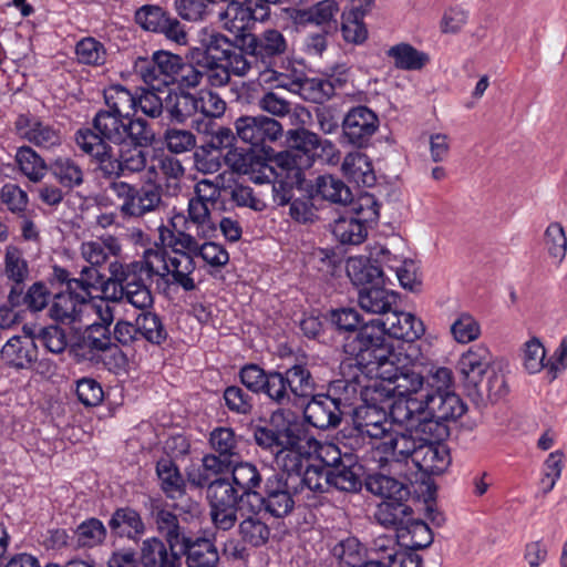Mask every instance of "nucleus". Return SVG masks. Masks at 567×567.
Segmentation results:
<instances>
[{"label":"nucleus","mask_w":567,"mask_h":567,"mask_svg":"<svg viewBox=\"0 0 567 567\" xmlns=\"http://www.w3.org/2000/svg\"><path fill=\"white\" fill-rule=\"evenodd\" d=\"M135 22L144 30L162 33L177 44L187 43L184 25L158 6L145 4L136 10Z\"/></svg>","instance_id":"obj_17"},{"label":"nucleus","mask_w":567,"mask_h":567,"mask_svg":"<svg viewBox=\"0 0 567 567\" xmlns=\"http://www.w3.org/2000/svg\"><path fill=\"white\" fill-rule=\"evenodd\" d=\"M274 153L271 147L268 150L257 148H233L225 155L227 165L236 173L249 175L250 179L256 184L269 183L276 179L277 165L275 164V156L271 158L270 154Z\"/></svg>","instance_id":"obj_13"},{"label":"nucleus","mask_w":567,"mask_h":567,"mask_svg":"<svg viewBox=\"0 0 567 567\" xmlns=\"http://www.w3.org/2000/svg\"><path fill=\"white\" fill-rule=\"evenodd\" d=\"M136 324L141 339L159 346L167 338V331L158 315L151 311L141 312L136 318Z\"/></svg>","instance_id":"obj_64"},{"label":"nucleus","mask_w":567,"mask_h":567,"mask_svg":"<svg viewBox=\"0 0 567 567\" xmlns=\"http://www.w3.org/2000/svg\"><path fill=\"white\" fill-rule=\"evenodd\" d=\"M237 137L254 148L268 150L282 136V125L266 115H243L234 123Z\"/></svg>","instance_id":"obj_16"},{"label":"nucleus","mask_w":567,"mask_h":567,"mask_svg":"<svg viewBox=\"0 0 567 567\" xmlns=\"http://www.w3.org/2000/svg\"><path fill=\"white\" fill-rule=\"evenodd\" d=\"M343 413L340 400L334 399L330 393L312 394L303 410L306 421L319 430L337 427L341 423Z\"/></svg>","instance_id":"obj_22"},{"label":"nucleus","mask_w":567,"mask_h":567,"mask_svg":"<svg viewBox=\"0 0 567 567\" xmlns=\"http://www.w3.org/2000/svg\"><path fill=\"white\" fill-rule=\"evenodd\" d=\"M3 276L9 290L25 288V282L30 278V268L23 251L13 245L4 250Z\"/></svg>","instance_id":"obj_41"},{"label":"nucleus","mask_w":567,"mask_h":567,"mask_svg":"<svg viewBox=\"0 0 567 567\" xmlns=\"http://www.w3.org/2000/svg\"><path fill=\"white\" fill-rule=\"evenodd\" d=\"M1 359L14 369H29L38 360V346L31 336H14L2 347Z\"/></svg>","instance_id":"obj_29"},{"label":"nucleus","mask_w":567,"mask_h":567,"mask_svg":"<svg viewBox=\"0 0 567 567\" xmlns=\"http://www.w3.org/2000/svg\"><path fill=\"white\" fill-rule=\"evenodd\" d=\"M159 487L167 498L176 499L186 493V481L175 462L163 457L156 463Z\"/></svg>","instance_id":"obj_45"},{"label":"nucleus","mask_w":567,"mask_h":567,"mask_svg":"<svg viewBox=\"0 0 567 567\" xmlns=\"http://www.w3.org/2000/svg\"><path fill=\"white\" fill-rule=\"evenodd\" d=\"M231 483L239 489L244 497L249 502L250 496L258 494V488L264 484L265 478L258 471V468L248 462H241L233 464L231 467Z\"/></svg>","instance_id":"obj_53"},{"label":"nucleus","mask_w":567,"mask_h":567,"mask_svg":"<svg viewBox=\"0 0 567 567\" xmlns=\"http://www.w3.org/2000/svg\"><path fill=\"white\" fill-rule=\"evenodd\" d=\"M408 501H382L373 514L378 524L385 528H392L399 534L413 515V509Z\"/></svg>","instance_id":"obj_40"},{"label":"nucleus","mask_w":567,"mask_h":567,"mask_svg":"<svg viewBox=\"0 0 567 567\" xmlns=\"http://www.w3.org/2000/svg\"><path fill=\"white\" fill-rule=\"evenodd\" d=\"M419 441V436L410 427L402 432L391 427L380 440L377 451L385 462L408 464L412 463Z\"/></svg>","instance_id":"obj_20"},{"label":"nucleus","mask_w":567,"mask_h":567,"mask_svg":"<svg viewBox=\"0 0 567 567\" xmlns=\"http://www.w3.org/2000/svg\"><path fill=\"white\" fill-rule=\"evenodd\" d=\"M226 10L220 14L224 27L230 32L238 33L236 37L247 34L246 30L256 21H264L269 17L262 4L254 0L235 1L229 0Z\"/></svg>","instance_id":"obj_19"},{"label":"nucleus","mask_w":567,"mask_h":567,"mask_svg":"<svg viewBox=\"0 0 567 567\" xmlns=\"http://www.w3.org/2000/svg\"><path fill=\"white\" fill-rule=\"evenodd\" d=\"M206 498L212 523L221 532L233 529L238 522V515L247 506V499L226 477H217L209 484Z\"/></svg>","instance_id":"obj_9"},{"label":"nucleus","mask_w":567,"mask_h":567,"mask_svg":"<svg viewBox=\"0 0 567 567\" xmlns=\"http://www.w3.org/2000/svg\"><path fill=\"white\" fill-rule=\"evenodd\" d=\"M152 517L163 542L172 547H181L190 537L181 526L178 516L166 507L156 504L152 507Z\"/></svg>","instance_id":"obj_32"},{"label":"nucleus","mask_w":567,"mask_h":567,"mask_svg":"<svg viewBox=\"0 0 567 567\" xmlns=\"http://www.w3.org/2000/svg\"><path fill=\"white\" fill-rule=\"evenodd\" d=\"M113 346L112 331L109 327L90 324L71 346L70 352L76 361H94Z\"/></svg>","instance_id":"obj_23"},{"label":"nucleus","mask_w":567,"mask_h":567,"mask_svg":"<svg viewBox=\"0 0 567 567\" xmlns=\"http://www.w3.org/2000/svg\"><path fill=\"white\" fill-rule=\"evenodd\" d=\"M288 135L290 148L275 155V164L278 167H291L305 173V169L313 165L319 147L333 148L330 141H321L319 135L306 128L290 130Z\"/></svg>","instance_id":"obj_11"},{"label":"nucleus","mask_w":567,"mask_h":567,"mask_svg":"<svg viewBox=\"0 0 567 567\" xmlns=\"http://www.w3.org/2000/svg\"><path fill=\"white\" fill-rule=\"evenodd\" d=\"M154 141L155 133L151 124L148 135L141 141L130 136L109 141L89 130H79L75 133L76 145L97 163L99 169L107 178L143 172L147 165V152L144 148Z\"/></svg>","instance_id":"obj_1"},{"label":"nucleus","mask_w":567,"mask_h":567,"mask_svg":"<svg viewBox=\"0 0 567 567\" xmlns=\"http://www.w3.org/2000/svg\"><path fill=\"white\" fill-rule=\"evenodd\" d=\"M372 1L352 0L350 9L342 12L341 32L347 42L360 44L365 41L368 31L363 23V18L370 10Z\"/></svg>","instance_id":"obj_33"},{"label":"nucleus","mask_w":567,"mask_h":567,"mask_svg":"<svg viewBox=\"0 0 567 567\" xmlns=\"http://www.w3.org/2000/svg\"><path fill=\"white\" fill-rule=\"evenodd\" d=\"M347 275L358 287H370L384 284L382 269L364 257H350L347 260Z\"/></svg>","instance_id":"obj_48"},{"label":"nucleus","mask_w":567,"mask_h":567,"mask_svg":"<svg viewBox=\"0 0 567 567\" xmlns=\"http://www.w3.org/2000/svg\"><path fill=\"white\" fill-rule=\"evenodd\" d=\"M109 528L115 537L138 542L147 527L141 513L131 506L117 507L109 519Z\"/></svg>","instance_id":"obj_26"},{"label":"nucleus","mask_w":567,"mask_h":567,"mask_svg":"<svg viewBox=\"0 0 567 567\" xmlns=\"http://www.w3.org/2000/svg\"><path fill=\"white\" fill-rule=\"evenodd\" d=\"M491 363L492 354L483 344L471 347L457 362L464 391L475 403L484 400L483 379L488 373Z\"/></svg>","instance_id":"obj_14"},{"label":"nucleus","mask_w":567,"mask_h":567,"mask_svg":"<svg viewBox=\"0 0 567 567\" xmlns=\"http://www.w3.org/2000/svg\"><path fill=\"white\" fill-rule=\"evenodd\" d=\"M197 94L184 90L169 91L165 96V111L174 123H185L197 114Z\"/></svg>","instance_id":"obj_49"},{"label":"nucleus","mask_w":567,"mask_h":567,"mask_svg":"<svg viewBox=\"0 0 567 567\" xmlns=\"http://www.w3.org/2000/svg\"><path fill=\"white\" fill-rule=\"evenodd\" d=\"M135 95L122 85H112L104 91L106 110L96 112L91 131L109 141H120L124 136L143 140L150 133V123L135 116Z\"/></svg>","instance_id":"obj_3"},{"label":"nucleus","mask_w":567,"mask_h":567,"mask_svg":"<svg viewBox=\"0 0 567 567\" xmlns=\"http://www.w3.org/2000/svg\"><path fill=\"white\" fill-rule=\"evenodd\" d=\"M393 401L388 404V417L391 422L398 424H414L420 414L425 412L424 394L420 396H393Z\"/></svg>","instance_id":"obj_51"},{"label":"nucleus","mask_w":567,"mask_h":567,"mask_svg":"<svg viewBox=\"0 0 567 567\" xmlns=\"http://www.w3.org/2000/svg\"><path fill=\"white\" fill-rule=\"evenodd\" d=\"M282 373L293 403L298 399L312 396L317 389V383L307 364L296 363L282 371Z\"/></svg>","instance_id":"obj_46"},{"label":"nucleus","mask_w":567,"mask_h":567,"mask_svg":"<svg viewBox=\"0 0 567 567\" xmlns=\"http://www.w3.org/2000/svg\"><path fill=\"white\" fill-rule=\"evenodd\" d=\"M260 393L265 394L272 404L280 408L295 404L282 371L269 370Z\"/></svg>","instance_id":"obj_62"},{"label":"nucleus","mask_w":567,"mask_h":567,"mask_svg":"<svg viewBox=\"0 0 567 567\" xmlns=\"http://www.w3.org/2000/svg\"><path fill=\"white\" fill-rule=\"evenodd\" d=\"M393 358L372 360L369 364L352 361L342 365V369L355 367L363 378H377L386 382L379 392L380 395L384 392L385 396H420L424 384L423 375L411 368L396 367Z\"/></svg>","instance_id":"obj_7"},{"label":"nucleus","mask_w":567,"mask_h":567,"mask_svg":"<svg viewBox=\"0 0 567 567\" xmlns=\"http://www.w3.org/2000/svg\"><path fill=\"white\" fill-rule=\"evenodd\" d=\"M372 389L375 394L380 392L377 383L373 385L362 384L361 375L355 372L349 379L343 378L333 382V393L336 394L333 396L340 400V405L344 410L352 405L358 398L363 402L368 401Z\"/></svg>","instance_id":"obj_42"},{"label":"nucleus","mask_w":567,"mask_h":567,"mask_svg":"<svg viewBox=\"0 0 567 567\" xmlns=\"http://www.w3.org/2000/svg\"><path fill=\"white\" fill-rule=\"evenodd\" d=\"M412 464L424 474L439 475L442 474L450 464V454L444 445L439 443H425L424 440H420Z\"/></svg>","instance_id":"obj_30"},{"label":"nucleus","mask_w":567,"mask_h":567,"mask_svg":"<svg viewBox=\"0 0 567 567\" xmlns=\"http://www.w3.org/2000/svg\"><path fill=\"white\" fill-rule=\"evenodd\" d=\"M121 251L117 239L109 236L105 239L91 240L81 245V255L91 266H101L107 258Z\"/></svg>","instance_id":"obj_58"},{"label":"nucleus","mask_w":567,"mask_h":567,"mask_svg":"<svg viewBox=\"0 0 567 567\" xmlns=\"http://www.w3.org/2000/svg\"><path fill=\"white\" fill-rule=\"evenodd\" d=\"M310 190L316 198L343 206H347L352 198L349 186L339 177L330 174L318 176L310 186Z\"/></svg>","instance_id":"obj_39"},{"label":"nucleus","mask_w":567,"mask_h":567,"mask_svg":"<svg viewBox=\"0 0 567 567\" xmlns=\"http://www.w3.org/2000/svg\"><path fill=\"white\" fill-rule=\"evenodd\" d=\"M142 567H182L179 547H172L162 538L152 536L142 542L140 548Z\"/></svg>","instance_id":"obj_25"},{"label":"nucleus","mask_w":567,"mask_h":567,"mask_svg":"<svg viewBox=\"0 0 567 567\" xmlns=\"http://www.w3.org/2000/svg\"><path fill=\"white\" fill-rule=\"evenodd\" d=\"M306 182L305 173L291 167H278L272 183V197L278 206H285L293 199V188H302Z\"/></svg>","instance_id":"obj_43"},{"label":"nucleus","mask_w":567,"mask_h":567,"mask_svg":"<svg viewBox=\"0 0 567 567\" xmlns=\"http://www.w3.org/2000/svg\"><path fill=\"white\" fill-rule=\"evenodd\" d=\"M299 437L300 440H298L296 446L278 449L275 455L276 463L281 468V472L275 474L282 475L295 483L303 473L306 466L309 465V449H311V443L318 444V441L309 436L302 427L300 429Z\"/></svg>","instance_id":"obj_18"},{"label":"nucleus","mask_w":567,"mask_h":567,"mask_svg":"<svg viewBox=\"0 0 567 567\" xmlns=\"http://www.w3.org/2000/svg\"><path fill=\"white\" fill-rule=\"evenodd\" d=\"M346 464H341V467L333 472H327V480L329 482L330 489L342 493L354 494L361 491L362 480L361 471L362 466L359 464L358 458Z\"/></svg>","instance_id":"obj_50"},{"label":"nucleus","mask_w":567,"mask_h":567,"mask_svg":"<svg viewBox=\"0 0 567 567\" xmlns=\"http://www.w3.org/2000/svg\"><path fill=\"white\" fill-rule=\"evenodd\" d=\"M422 320L404 311L393 308L384 318L372 319L359 328L355 339L346 344V351L353 355L354 362H372L386 357H395L385 341V334L391 338L413 342L424 334Z\"/></svg>","instance_id":"obj_2"},{"label":"nucleus","mask_w":567,"mask_h":567,"mask_svg":"<svg viewBox=\"0 0 567 567\" xmlns=\"http://www.w3.org/2000/svg\"><path fill=\"white\" fill-rule=\"evenodd\" d=\"M297 495L295 482L272 473L265 478L256 495L258 504L255 506L270 517L281 519L293 512Z\"/></svg>","instance_id":"obj_12"},{"label":"nucleus","mask_w":567,"mask_h":567,"mask_svg":"<svg viewBox=\"0 0 567 567\" xmlns=\"http://www.w3.org/2000/svg\"><path fill=\"white\" fill-rule=\"evenodd\" d=\"M243 58L236 60V69L243 68L244 75L250 73L266 76L265 81L278 74L277 69L282 65L288 51L285 35L277 29H267L261 33H247L236 37Z\"/></svg>","instance_id":"obj_4"},{"label":"nucleus","mask_w":567,"mask_h":567,"mask_svg":"<svg viewBox=\"0 0 567 567\" xmlns=\"http://www.w3.org/2000/svg\"><path fill=\"white\" fill-rule=\"evenodd\" d=\"M110 189L122 202L120 212L123 216L140 218L158 210L163 205L162 186L151 177L135 184L114 181Z\"/></svg>","instance_id":"obj_8"},{"label":"nucleus","mask_w":567,"mask_h":567,"mask_svg":"<svg viewBox=\"0 0 567 567\" xmlns=\"http://www.w3.org/2000/svg\"><path fill=\"white\" fill-rule=\"evenodd\" d=\"M157 254V279L155 289L164 297H171L177 289L185 292L194 291L197 284L194 277L196 270L195 258L186 255L171 256L164 249H153Z\"/></svg>","instance_id":"obj_10"},{"label":"nucleus","mask_w":567,"mask_h":567,"mask_svg":"<svg viewBox=\"0 0 567 567\" xmlns=\"http://www.w3.org/2000/svg\"><path fill=\"white\" fill-rule=\"evenodd\" d=\"M158 255L153 249H146L143 257L127 264L111 262L110 274L120 281L130 296V305L140 310L152 308L154 298L148 286L153 279H157Z\"/></svg>","instance_id":"obj_6"},{"label":"nucleus","mask_w":567,"mask_h":567,"mask_svg":"<svg viewBox=\"0 0 567 567\" xmlns=\"http://www.w3.org/2000/svg\"><path fill=\"white\" fill-rule=\"evenodd\" d=\"M336 83L341 85L340 79L306 78L293 82L301 96L312 103L322 104L334 95Z\"/></svg>","instance_id":"obj_54"},{"label":"nucleus","mask_w":567,"mask_h":567,"mask_svg":"<svg viewBox=\"0 0 567 567\" xmlns=\"http://www.w3.org/2000/svg\"><path fill=\"white\" fill-rule=\"evenodd\" d=\"M415 422L410 429L413 434L419 436V440H424L425 443H440L450 434L444 422L429 415L426 412L420 414Z\"/></svg>","instance_id":"obj_60"},{"label":"nucleus","mask_w":567,"mask_h":567,"mask_svg":"<svg viewBox=\"0 0 567 567\" xmlns=\"http://www.w3.org/2000/svg\"><path fill=\"white\" fill-rule=\"evenodd\" d=\"M396 293L384 288V284L363 287L358 292V302L361 309L370 313L381 315L382 318L396 305Z\"/></svg>","instance_id":"obj_36"},{"label":"nucleus","mask_w":567,"mask_h":567,"mask_svg":"<svg viewBox=\"0 0 567 567\" xmlns=\"http://www.w3.org/2000/svg\"><path fill=\"white\" fill-rule=\"evenodd\" d=\"M398 537L400 538L401 546L411 550L426 548L433 542V534L429 525L413 517L410 518L403 528H399Z\"/></svg>","instance_id":"obj_57"},{"label":"nucleus","mask_w":567,"mask_h":567,"mask_svg":"<svg viewBox=\"0 0 567 567\" xmlns=\"http://www.w3.org/2000/svg\"><path fill=\"white\" fill-rule=\"evenodd\" d=\"M14 127L21 138L39 147L50 148L60 144L59 132L35 116L20 114L14 122Z\"/></svg>","instance_id":"obj_27"},{"label":"nucleus","mask_w":567,"mask_h":567,"mask_svg":"<svg viewBox=\"0 0 567 567\" xmlns=\"http://www.w3.org/2000/svg\"><path fill=\"white\" fill-rule=\"evenodd\" d=\"M424 409L429 415L445 423L461 417L466 405L454 392H425Z\"/></svg>","instance_id":"obj_28"},{"label":"nucleus","mask_w":567,"mask_h":567,"mask_svg":"<svg viewBox=\"0 0 567 567\" xmlns=\"http://www.w3.org/2000/svg\"><path fill=\"white\" fill-rule=\"evenodd\" d=\"M365 487L384 501H409L411 495L406 484L381 473L370 474L365 480Z\"/></svg>","instance_id":"obj_47"},{"label":"nucleus","mask_w":567,"mask_h":567,"mask_svg":"<svg viewBox=\"0 0 567 567\" xmlns=\"http://www.w3.org/2000/svg\"><path fill=\"white\" fill-rule=\"evenodd\" d=\"M16 162L20 172L33 183L40 182L49 169L44 159L30 146L17 150Z\"/></svg>","instance_id":"obj_59"},{"label":"nucleus","mask_w":567,"mask_h":567,"mask_svg":"<svg viewBox=\"0 0 567 567\" xmlns=\"http://www.w3.org/2000/svg\"><path fill=\"white\" fill-rule=\"evenodd\" d=\"M181 555L186 556L188 567H217L219 556L215 545L206 538L187 539L179 547Z\"/></svg>","instance_id":"obj_37"},{"label":"nucleus","mask_w":567,"mask_h":567,"mask_svg":"<svg viewBox=\"0 0 567 567\" xmlns=\"http://www.w3.org/2000/svg\"><path fill=\"white\" fill-rule=\"evenodd\" d=\"M386 55L393 60L396 69L405 71L421 70L430 62L427 53L405 42L391 47Z\"/></svg>","instance_id":"obj_56"},{"label":"nucleus","mask_w":567,"mask_h":567,"mask_svg":"<svg viewBox=\"0 0 567 567\" xmlns=\"http://www.w3.org/2000/svg\"><path fill=\"white\" fill-rule=\"evenodd\" d=\"M332 234L342 245H360L368 236V225L344 213L332 225Z\"/></svg>","instance_id":"obj_55"},{"label":"nucleus","mask_w":567,"mask_h":567,"mask_svg":"<svg viewBox=\"0 0 567 567\" xmlns=\"http://www.w3.org/2000/svg\"><path fill=\"white\" fill-rule=\"evenodd\" d=\"M261 512L247 502V506L238 515V536L244 544L254 548L265 546L271 535L270 527L260 516Z\"/></svg>","instance_id":"obj_24"},{"label":"nucleus","mask_w":567,"mask_h":567,"mask_svg":"<svg viewBox=\"0 0 567 567\" xmlns=\"http://www.w3.org/2000/svg\"><path fill=\"white\" fill-rule=\"evenodd\" d=\"M243 58L239 42L234 43L226 35L213 32L200 41V47L189 51L188 59L209 72V85L220 87L229 83L230 74L245 76L243 68L236 69V60Z\"/></svg>","instance_id":"obj_5"},{"label":"nucleus","mask_w":567,"mask_h":567,"mask_svg":"<svg viewBox=\"0 0 567 567\" xmlns=\"http://www.w3.org/2000/svg\"><path fill=\"white\" fill-rule=\"evenodd\" d=\"M338 11L339 7L334 0H322L309 8L292 9L290 18L297 25H321L322 31L328 33V29L336 28L334 16Z\"/></svg>","instance_id":"obj_31"},{"label":"nucleus","mask_w":567,"mask_h":567,"mask_svg":"<svg viewBox=\"0 0 567 567\" xmlns=\"http://www.w3.org/2000/svg\"><path fill=\"white\" fill-rule=\"evenodd\" d=\"M165 93L161 87H137L135 95V113L140 110L151 118L159 117L165 111Z\"/></svg>","instance_id":"obj_63"},{"label":"nucleus","mask_w":567,"mask_h":567,"mask_svg":"<svg viewBox=\"0 0 567 567\" xmlns=\"http://www.w3.org/2000/svg\"><path fill=\"white\" fill-rule=\"evenodd\" d=\"M353 426L360 435L381 440L392 427L385 406L369 400L353 409Z\"/></svg>","instance_id":"obj_21"},{"label":"nucleus","mask_w":567,"mask_h":567,"mask_svg":"<svg viewBox=\"0 0 567 567\" xmlns=\"http://www.w3.org/2000/svg\"><path fill=\"white\" fill-rule=\"evenodd\" d=\"M341 169L343 175L358 186L372 187L377 182L372 162L364 153L350 152L347 154Z\"/></svg>","instance_id":"obj_38"},{"label":"nucleus","mask_w":567,"mask_h":567,"mask_svg":"<svg viewBox=\"0 0 567 567\" xmlns=\"http://www.w3.org/2000/svg\"><path fill=\"white\" fill-rule=\"evenodd\" d=\"M379 125L380 121L374 111L365 105L353 106L342 118L339 142L343 146L367 148L371 145Z\"/></svg>","instance_id":"obj_15"},{"label":"nucleus","mask_w":567,"mask_h":567,"mask_svg":"<svg viewBox=\"0 0 567 567\" xmlns=\"http://www.w3.org/2000/svg\"><path fill=\"white\" fill-rule=\"evenodd\" d=\"M301 427L302 426L298 423H288L281 430L258 426L254 432V437L259 446L269 449L276 455L278 449L296 446L298 444Z\"/></svg>","instance_id":"obj_35"},{"label":"nucleus","mask_w":567,"mask_h":567,"mask_svg":"<svg viewBox=\"0 0 567 567\" xmlns=\"http://www.w3.org/2000/svg\"><path fill=\"white\" fill-rule=\"evenodd\" d=\"M52 175L66 188H75L83 184L84 174L81 166L72 158L58 157L49 167Z\"/></svg>","instance_id":"obj_61"},{"label":"nucleus","mask_w":567,"mask_h":567,"mask_svg":"<svg viewBox=\"0 0 567 567\" xmlns=\"http://www.w3.org/2000/svg\"><path fill=\"white\" fill-rule=\"evenodd\" d=\"M258 106L266 113H269L277 117H289L292 125L298 124L299 121L305 123L302 117H309L310 113L299 105H292L291 102L279 96L277 93L270 91L265 93L258 100Z\"/></svg>","instance_id":"obj_44"},{"label":"nucleus","mask_w":567,"mask_h":567,"mask_svg":"<svg viewBox=\"0 0 567 567\" xmlns=\"http://www.w3.org/2000/svg\"><path fill=\"white\" fill-rule=\"evenodd\" d=\"M89 301L78 291H65L55 295L49 309L50 317L64 324H71L81 320L83 309Z\"/></svg>","instance_id":"obj_34"},{"label":"nucleus","mask_w":567,"mask_h":567,"mask_svg":"<svg viewBox=\"0 0 567 567\" xmlns=\"http://www.w3.org/2000/svg\"><path fill=\"white\" fill-rule=\"evenodd\" d=\"M50 291L41 281L29 287L9 290L8 303L13 308L24 307L31 311L42 310L49 302Z\"/></svg>","instance_id":"obj_52"}]
</instances>
